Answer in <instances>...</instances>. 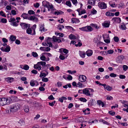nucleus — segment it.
I'll return each instance as SVG.
<instances>
[{
    "instance_id": "obj_1",
    "label": "nucleus",
    "mask_w": 128,
    "mask_h": 128,
    "mask_svg": "<svg viewBox=\"0 0 128 128\" xmlns=\"http://www.w3.org/2000/svg\"><path fill=\"white\" fill-rule=\"evenodd\" d=\"M12 102V99L10 97L0 98V106H4L9 104Z\"/></svg>"
},
{
    "instance_id": "obj_2",
    "label": "nucleus",
    "mask_w": 128,
    "mask_h": 128,
    "mask_svg": "<svg viewBox=\"0 0 128 128\" xmlns=\"http://www.w3.org/2000/svg\"><path fill=\"white\" fill-rule=\"evenodd\" d=\"M20 20V17H17L16 19L14 18H11L9 20V22H11L10 24L14 26H17L18 25V24H17L19 22V20Z\"/></svg>"
},
{
    "instance_id": "obj_3",
    "label": "nucleus",
    "mask_w": 128,
    "mask_h": 128,
    "mask_svg": "<svg viewBox=\"0 0 128 128\" xmlns=\"http://www.w3.org/2000/svg\"><path fill=\"white\" fill-rule=\"evenodd\" d=\"M20 105L18 104L12 105L10 107V112H14L17 111L20 108Z\"/></svg>"
},
{
    "instance_id": "obj_4",
    "label": "nucleus",
    "mask_w": 128,
    "mask_h": 128,
    "mask_svg": "<svg viewBox=\"0 0 128 128\" xmlns=\"http://www.w3.org/2000/svg\"><path fill=\"white\" fill-rule=\"evenodd\" d=\"M94 90L92 88H86L83 89V94L86 96H90V92L93 93Z\"/></svg>"
},
{
    "instance_id": "obj_5",
    "label": "nucleus",
    "mask_w": 128,
    "mask_h": 128,
    "mask_svg": "<svg viewBox=\"0 0 128 128\" xmlns=\"http://www.w3.org/2000/svg\"><path fill=\"white\" fill-rule=\"evenodd\" d=\"M98 6L101 9H105L107 8L106 4L103 2H99L98 3Z\"/></svg>"
},
{
    "instance_id": "obj_6",
    "label": "nucleus",
    "mask_w": 128,
    "mask_h": 128,
    "mask_svg": "<svg viewBox=\"0 0 128 128\" xmlns=\"http://www.w3.org/2000/svg\"><path fill=\"white\" fill-rule=\"evenodd\" d=\"M78 80L81 82H84L86 81V77L84 75H80L78 77Z\"/></svg>"
},
{
    "instance_id": "obj_7",
    "label": "nucleus",
    "mask_w": 128,
    "mask_h": 128,
    "mask_svg": "<svg viewBox=\"0 0 128 128\" xmlns=\"http://www.w3.org/2000/svg\"><path fill=\"white\" fill-rule=\"evenodd\" d=\"M0 49L3 52H8L10 51V48L9 46H6L2 47Z\"/></svg>"
},
{
    "instance_id": "obj_8",
    "label": "nucleus",
    "mask_w": 128,
    "mask_h": 128,
    "mask_svg": "<svg viewBox=\"0 0 128 128\" xmlns=\"http://www.w3.org/2000/svg\"><path fill=\"white\" fill-rule=\"evenodd\" d=\"M112 20L113 23H120L121 22V20L120 18L119 17H114L112 18Z\"/></svg>"
},
{
    "instance_id": "obj_9",
    "label": "nucleus",
    "mask_w": 128,
    "mask_h": 128,
    "mask_svg": "<svg viewBox=\"0 0 128 128\" xmlns=\"http://www.w3.org/2000/svg\"><path fill=\"white\" fill-rule=\"evenodd\" d=\"M33 32H32V29L30 28H28L26 30V32L29 34L33 35L36 34V32L35 29H33Z\"/></svg>"
},
{
    "instance_id": "obj_10",
    "label": "nucleus",
    "mask_w": 128,
    "mask_h": 128,
    "mask_svg": "<svg viewBox=\"0 0 128 128\" xmlns=\"http://www.w3.org/2000/svg\"><path fill=\"white\" fill-rule=\"evenodd\" d=\"M30 85L32 86H34L35 85L36 86H38V82L36 80H32L30 82Z\"/></svg>"
},
{
    "instance_id": "obj_11",
    "label": "nucleus",
    "mask_w": 128,
    "mask_h": 128,
    "mask_svg": "<svg viewBox=\"0 0 128 128\" xmlns=\"http://www.w3.org/2000/svg\"><path fill=\"white\" fill-rule=\"evenodd\" d=\"M34 69L37 70L38 71L42 70V67L40 64H38V62L37 64L34 65Z\"/></svg>"
},
{
    "instance_id": "obj_12",
    "label": "nucleus",
    "mask_w": 128,
    "mask_h": 128,
    "mask_svg": "<svg viewBox=\"0 0 128 128\" xmlns=\"http://www.w3.org/2000/svg\"><path fill=\"white\" fill-rule=\"evenodd\" d=\"M40 31L42 32V31L44 32L47 30V29H46L44 28V24H41L40 26Z\"/></svg>"
},
{
    "instance_id": "obj_13",
    "label": "nucleus",
    "mask_w": 128,
    "mask_h": 128,
    "mask_svg": "<svg viewBox=\"0 0 128 128\" xmlns=\"http://www.w3.org/2000/svg\"><path fill=\"white\" fill-rule=\"evenodd\" d=\"M86 54L88 56H90L93 54V51L92 50H88L86 52Z\"/></svg>"
},
{
    "instance_id": "obj_14",
    "label": "nucleus",
    "mask_w": 128,
    "mask_h": 128,
    "mask_svg": "<svg viewBox=\"0 0 128 128\" xmlns=\"http://www.w3.org/2000/svg\"><path fill=\"white\" fill-rule=\"evenodd\" d=\"M124 58V57L123 56H119L116 59V61L118 62L119 63L122 61Z\"/></svg>"
},
{
    "instance_id": "obj_15",
    "label": "nucleus",
    "mask_w": 128,
    "mask_h": 128,
    "mask_svg": "<svg viewBox=\"0 0 128 128\" xmlns=\"http://www.w3.org/2000/svg\"><path fill=\"white\" fill-rule=\"evenodd\" d=\"M20 25L22 28L24 29L28 27V24L24 23L22 22Z\"/></svg>"
},
{
    "instance_id": "obj_16",
    "label": "nucleus",
    "mask_w": 128,
    "mask_h": 128,
    "mask_svg": "<svg viewBox=\"0 0 128 128\" xmlns=\"http://www.w3.org/2000/svg\"><path fill=\"white\" fill-rule=\"evenodd\" d=\"M48 8V11L50 10L52 11V10H54V9L53 5L51 4L50 3L48 6V7H46Z\"/></svg>"
},
{
    "instance_id": "obj_17",
    "label": "nucleus",
    "mask_w": 128,
    "mask_h": 128,
    "mask_svg": "<svg viewBox=\"0 0 128 128\" xmlns=\"http://www.w3.org/2000/svg\"><path fill=\"white\" fill-rule=\"evenodd\" d=\"M119 28L120 29L122 30H125L126 28L125 25L123 23L121 24L120 25Z\"/></svg>"
},
{
    "instance_id": "obj_18",
    "label": "nucleus",
    "mask_w": 128,
    "mask_h": 128,
    "mask_svg": "<svg viewBox=\"0 0 128 128\" xmlns=\"http://www.w3.org/2000/svg\"><path fill=\"white\" fill-rule=\"evenodd\" d=\"M71 22L72 23H78L80 22V21L79 19L75 18H72L71 19Z\"/></svg>"
},
{
    "instance_id": "obj_19",
    "label": "nucleus",
    "mask_w": 128,
    "mask_h": 128,
    "mask_svg": "<svg viewBox=\"0 0 128 128\" xmlns=\"http://www.w3.org/2000/svg\"><path fill=\"white\" fill-rule=\"evenodd\" d=\"M90 109L88 108H87L83 110V112L84 113L85 115L88 114H90L89 112Z\"/></svg>"
},
{
    "instance_id": "obj_20",
    "label": "nucleus",
    "mask_w": 128,
    "mask_h": 128,
    "mask_svg": "<svg viewBox=\"0 0 128 128\" xmlns=\"http://www.w3.org/2000/svg\"><path fill=\"white\" fill-rule=\"evenodd\" d=\"M79 54L81 57L82 58H85L86 56V53L84 52L79 51Z\"/></svg>"
},
{
    "instance_id": "obj_21",
    "label": "nucleus",
    "mask_w": 128,
    "mask_h": 128,
    "mask_svg": "<svg viewBox=\"0 0 128 128\" xmlns=\"http://www.w3.org/2000/svg\"><path fill=\"white\" fill-rule=\"evenodd\" d=\"M6 79L7 82L8 83H11L12 82H13L14 80V78L12 77H8L5 78Z\"/></svg>"
},
{
    "instance_id": "obj_22",
    "label": "nucleus",
    "mask_w": 128,
    "mask_h": 128,
    "mask_svg": "<svg viewBox=\"0 0 128 128\" xmlns=\"http://www.w3.org/2000/svg\"><path fill=\"white\" fill-rule=\"evenodd\" d=\"M106 15L108 16H114V14L113 13L111 12H106L105 14Z\"/></svg>"
},
{
    "instance_id": "obj_23",
    "label": "nucleus",
    "mask_w": 128,
    "mask_h": 128,
    "mask_svg": "<svg viewBox=\"0 0 128 128\" xmlns=\"http://www.w3.org/2000/svg\"><path fill=\"white\" fill-rule=\"evenodd\" d=\"M88 3L89 4L94 6L95 4V0H88Z\"/></svg>"
},
{
    "instance_id": "obj_24",
    "label": "nucleus",
    "mask_w": 128,
    "mask_h": 128,
    "mask_svg": "<svg viewBox=\"0 0 128 128\" xmlns=\"http://www.w3.org/2000/svg\"><path fill=\"white\" fill-rule=\"evenodd\" d=\"M28 14L25 13L22 14L21 15V16L24 19H26L28 18Z\"/></svg>"
},
{
    "instance_id": "obj_25",
    "label": "nucleus",
    "mask_w": 128,
    "mask_h": 128,
    "mask_svg": "<svg viewBox=\"0 0 128 128\" xmlns=\"http://www.w3.org/2000/svg\"><path fill=\"white\" fill-rule=\"evenodd\" d=\"M42 3L44 6L46 7L50 3L48 2L44 1H43Z\"/></svg>"
},
{
    "instance_id": "obj_26",
    "label": "nucleus",
    "mask_w": 128,
    "mask_h": 128,
    "mask_svg": "<svg viewBox=\"0 0 128 128\" xmlns=\"http://www.w3.org/2000/svg\"><path fill=\"white\" fill-rule=\"evenodd\" d=\"M95 100L93 99H91L89 102L88 105L90 106H92L94 104Z\"/></svg>"
},
{
    "instance_id": "obj_27",
    "label": "nucleus",
    "mask_w": 128,
    "mask_h": 128,
    "mask_svg": "<svg viewBox=\"0 0 128 128\" xmlns=\"http://www.w3.org/2000/svg\"><path fill=\"white\" fill-rule=\"evenodd\" d=\"M55 37L54 36L53 37V41L54 42H57L59 43L60 42H61V40H60L56 38H55Z\"/></svg>"
},
{
    "instance_id": "obj_28",
    "label": "nucleus",
    "mask_w": 128,
    "mask_h": 128,
    "mask_svg": "<svg viewBox=\"0 0 128 128\" xmlns=\"http://www.w3.org/2000/svg\"><path fill=\"white\" fill-rule=\"evenodd\" d=\"M97 104L99 105H101L102 107H104V103L100 100H98L97 101Z\"/></svg>"
},
{
    "instance_id": "obj_29",
    "label": "nucleus",
    "mask_w": 128,
    "mask_h": 128,
    "mask_svg": "<svg viewBox=\"0 0 128 128\" xmlns=\"http://www.w3.org/2000/svg\"><path fill=\"white\" fill-rule=\"evenodd\" d=\"M86 32H91L93 29L90 26H86Z\"/></svg>"
},
{
    "instance_id": "obj_30",
    "label": "nucleus",
    "mask_w": 128,
    "mask_h": 128,
    "mask_svg": "<svg viewBox=\"0 0 128 128\" xmlns=\"http://www.w3.org/2000/svg\"><path fill=\"white\" fill-rule=\"evenodd\" d=\"M124 4L122 2H121L118 4V7L119 8H122V7L124 6Z\"/></svg>"
},
{
    "instance_id": "obj_31",
    "label": "nucleus",
    "mask_w": 128,
    "mask_h": 128,
    "mask_svg": "<svg viewBox=\"0 0 128 128\" xmlns=\"http://www.w3.org/2000/svg\"><path fill=\"white\" fill-rule=\"evenodd\" d=\"M48 74V72H47V74H46L45 73H42V72H41L40 76V78H42L43 76L46 77Z\"/></svg>"
},
{
    "instance_id": "obj_32",
    "label": "nucleus",
    "mask_w": 128,
    "mask_h": 128,
    "mask_svg": "<svg viewBox=\"0 0 128 128\" xmlns=\"http://www.w3.org/2000/svg\"><path fill=\"white\" fill-rule=\"evenodd\" d=\"M69 38L71 40H74L76 38V37L72 34H70L69 36Z\"/></svg>"
},
{
    "instance_id": "obj_33",
    "label": "nucleus",
    "mask_w": 128,
    "mask_h": 128,
    "mask_svg": "<svg viewBox=\"0 0 128 128\" xmlns=\"http://www.w3.org/2000/svg\"><path fill=\"white\" fill-rule=\"evenodd\" d=\"M16 37L14 36H11L10 37V39L12 41H14L16 40Z\"/></svg>"
},
{
    "instance_id": "obj_34",
    "label": "nucleus",
    "mask_w": 128,
    "mask_h": 128,
    "mask_svg": "<svg viewBox=\"0 0 128 128\" xmlns=\"http://www.w3.org/2000/svg\"><path fill=\"white\" fill-rule=\"evenodd\" d=\"M90 26L93 27H94L97 29L99 28V27H98L96 24H90Z\"/></svg>"
},
{
    "instance_id": "obj_35",
    "label": "nucleus",
    "mask_w": 128,
    "mask_h": 128,
    "mask_svg": "<svg viewBox=\"0 0 128 128\" xmlns=\"http://www.w3.org/2000/svg\"><path fill=\"white\" fill-rule=\"evenodd\" d=\"M84 120V118L83 117H80L78 118L77 119L78 122H82Z\"/></svg>"
},
{
    "instance_id": "obj_36",
    "label": "nucleus",
    "mask_w": 128,
    "mask_h": 128,
    "mask_svg": "<svg viewBox=\"0 0 128 128\" xmlns=\"http://www.w3.org/2000/svg\"><path fill=\"white\" fill-rule=\"evenodd\" d=\"M24 110L26 113H28L29 111L28 107V106H26L24 108Z\"/></svg>"
},
{
    "instance_id": "obj_37",
    "label": "nucleus",
    "mask_w": 128,
    "mask_h": 128,
    "mask_svg": "<svg viewBox=\"0 0 128 128\" xmlns=\"http://www.w3.org/2000/svg\"><path fill=\"white\" fill-rule=\"evenodd\" d=\"M40 59L42 60L45 61L46 59V58L44 56V55L42 54L40 57Z\"/></svg>"
},
{
    "instance_id": "obj_38",
    "label": "nucleus",
    "mask_w": 128,
    "mask_h": 128,
    "mask_svg": "<svg viewBox=\"0 0 128 128\" xmlns=\"http://www.w3.org/2000/svg\"><path fill=\"white\" fill-rule=\"evenodd\" d=\"M48 79L47 78L44 77L42 78V80L43 82H48Z\"/></svg>"
},
{
    "instance_id": "obj_39",
    "label": "nucleus",
    "mask_w": 128,
    "mask_h": 128,
    "mask_svg": "<svg viewBox=\"0 0 128 128\" xmlns=\"http://www.w3.org/2000/svg\"><path fill=\"white\" fill-rule=\"evenodd\" d=\"M29 67L28 65L26 64H25L23 68H22L24 70H27L29 69Z\"/></svg>"
},
{
    "instance_id": "obj_40",
    "label": "nucleus",
    "mask_w": 128,
    "mask_h": 128,
    "mask_svg": "<svg viewBox=\"0 0 128 128\" xmlns=\"http://www.w3.org/2000/svg\"><path fill=\"white\" fill-rule=\"evenodd\" d=\"M38 64H40V65H41L42 66H44L45 65L46 63L45 62L41 61L38 62Z\"/></svg>"
},
{
    "instance_id": "obj_41",
    "label": "nucleus",
    "mask_w": 128,
    "mask_h": 128,
    "mask_svg": "<svg viewBox=\"0 0 128 128\" xmlns=\"http://www.w3.org/2000/svg\"><path fill=\"white\" fill-rule=\"evenodd\" d=\"M108 91H110L112 90V88L110 86H106V88H105Z\"/></svg>"
},
{
    "instance_id": "obj_42",
    "label": "nucleus",
    "mask_w": 128,
    "mask_h": 128,
    "mask_svg": "<svg viewBox=\"0 0 128 128\" xmlns=\"http://www.w3.org/2000/svg\"><path fill=\"white\" fill-rule=\"evenodd\" d=\"M79 100L83 102H86L87 101L86 100L85 98H79Z\"/></svg>"
},
{
    "instance_id": "obj_43",
    "label": "nucleus",
    "mask_w": 128,
    "mask_h": 128,
    "mask_svg": "<svg viewBox=\"0 0 128 128\" xmlns=\"http://www.w3.org/2000/svg\"><path fill=\"white\" fill-rule=\"evenodd\" d=\"M79 29L82 31L86 32V26L79 28Z\"/></svg>"
},
{
    "instance_id": "obj_44",
    "label": "nucleus",
    "mask_w": 128,
    "mask_h": 128,
    "mask_svg": "<svg viewBox=\"0 0 128 128\" xmlns=\"http://www.w3.org/2000/svg\"><path fill=\"white\" fill-rule=\"evenodd\" d=\"M117 4L115 3H112L110 4V6L113 8H116L117 7Z\"/></svg>"
},
{
    "instance_id": "obj_45",
    "label": "nucleus",
    "mask_w": 128,
    "mask_h": 128,
    "mask_svg": "<svg viewBox=\"0 0 128 128\" xmlns=\"http://www.w3.org/2000/svg\"><path fill=\"white\" fill-rule=\"evenodd\" d=\"M1 22L2 23H6L7 22V20L6 18H2L1 20Z\"/></svg>"
},
{
    "instance_id": "obj_46",
    "label": "nucleus",
    "mask_w": 128,
    "mask_h": 128,
    "mask_svg": "<svg viewBox=\"0 0 128 128\" xmlns=\"http://www.w3.org/2000/svg\"><path fill=\"white\" fill-rule=\"evenodd\" d=\"M50 50V49L49 47H44V52H48Z\"/></svg>"
},
{
    "instance_id": "obj_47",
    "label": "nucleus",
    "mask_w": 128,
    "mask_h": 128,
    "mask_svg": "<svg viewBox=\"0 0 128 128\" xmlns=\"http://www.w3.org/2000/svg\"><path fill=\"white\" fill-rule=\"evenodd\" d=\"M28 13L30 14H33L35 13V12L32 10H30L28 11Z\"/></svg>"
},
{
    "instance_id": "obj_48",
    "label": "nucleus",
    "mask_w": 128,
    "mask_h": 128,
    "mask_svg": "<svg viewBox=\"0 0 128 128\" xmlns=\"http://www.w3.org/2000/svg\"><path fill=\"white\" fill-rule=\"evenodd\" d=\"M123 68L124 70L126 71L128 68V66L126 65H124L123 66Z\"/></svg>"
},
{
    "instance_id": "obj_49",
    "label": "nucleus",
    "mask_w": 128,
    "mask_h": 128,
    "mask_svg": "<svg viewBox=\"0 0 128 128\" xmlns=\"http://www.w3.org/2000/svg\"><path fill=\"white\" fill-rule=\"evenodd\" d=\"M110 76L112 77H115L117 75L116 74H114V73H111L110 74Z\"/></svg>"
},
{
    "instance_id": "obj_50",
    "label": "nucleus",
    "mask_w": 128,
    "mask_h": 128,
    "mask_svg": "<svg viewBox=\"0 0 128 128\" xmlns=\"http://www.w3.org/2000/svg\"><path fill=\"white\" fill-rule=\"evenodd\" d=\"M114 40L116 42H118L119 39L118 37L117 36H115L114 38Z\"/></svg>"
},
{
    "instance_id": "obj_51",
    "label": "nucleus",
    "mask_w": 128,
    "mask_h": 128,
    "mask_svg": "<svg viewBox=\"0 0 128 128\" xmlns=\"http://www.w3.org/2000/svg\"><path fill=\"white\" fill-rule=\"evenodd\" d=\"M66 4L68 6L70 7L71 6V3L70 1H66Z\"/></svg>"
},
{
    "instance_id": "obj_52",
    "label": "nucleus",
    "mask_w": 128,
    "mask_h": 128,
    "mask_svg": "<svg viewBox=\"0 0 128 128\" xmlns=\"http://www.w3.org/2000/svg\"><path fill=\"white\" fill-rule=\"evenodd\" d=\"M32 55L34 57H37L38 56V54L36 52H32Z\"/></svg>"
},
{
    "instance_id": "obj_53",
    "label": "nucleus",
    "mask_w": 128,
    "mask_h": 128,
    "mask_svg": "<svg viewBox=\"0 0 128 128\" xmlns=\"http://www.w3.org/2000/svg\"><path fill=\"white\" fill-rule=\"evenodd\" d=\"M35 18V17L34 16H31L29 18H28V19L30 20H34Z\"/></svg>"
},
{
    "instance_id": "obj_54",
    "label": "nucleus",
    "mask_w": 128,
    "mask_h": 128,
    "mask_svg": "<svg viewBox=\"0 0 128 128\" xmlns=\"http://www.w3.org/2000/svg\"><path fill=\"white\" fill-rule=\"evenodd\" d=\"M101 122L102 121L103 122V123L104 124H105L107 125H109L110 124H109V123H108L107 122H106L104 120H101Z\"/></svg>"
},
{
    "instance_id": "obj_55",
    "label": "nucleus",
    "mask_w": 128,
    "mask_h": 128,
    "mask_svg": "<svg viewBox=\"0 0 128 128\" xmlns=\"http://www.w3.org/2000/svg\"><path fill=\"white\" fill-rule=\"evenodd\" d=\"M62 49L63 50V52L66 54H67L68 52V50L65 48H62Z\"/></svg>"
},
{
    "instance_id": "obj_56",
    "label": "nucleus",
    "mask_w": 128,
    "mask_h": 128,
    "mask_svg": "<svg viewBox=\"0 0 128 128\" xmlns=\"http://www.w3.org/2000/svg\"><path fill=\"white\" fill-rule=\"evenodd\" d=\"M40 6V4L38 2H36V4H34V6L36 8H37L38 7Z\"/></svg>"
},
{
    "instance_id": "obj_57",
    "label": "nucleus",
    "mask_w": 128,
    "mask_h": 128,
    "mask_svg": "<svg viewBox=\"0 0 128 128\" xmlns=\"http://www.w3.org/2000/svg\"><path fill=\"white\" fill-rule=\"evenodd\" d=\"M94 42L95 43H98L99 42V41L98 40L97 38H95L94 40Z\"/></svg>"
},
{
    "instance_id": "obj_58",
    "label": "nucleus",
    "mask_w": 128,
    "mask_h": 128,
    "mask_svg": "<svg viewBox=\"0 0 128 128\" xmlns=\"http://www.w3.org/2000/svg\"><path fill=\"white\" fill-rule=\"evenodd\" d=\"M109 54H112L114 52V51L113 50H108L107 52Z\"/></svg>"
},
{
    "instance_id": "obj_59",
    "label": "nucleus",
    "mask_w": 128,
    "mask_h": 128,
    "mask_svg": "<svg viewBox=\"0 0 128 128\" xmlns=\"http://www.w3.org/2000/svg\"><path fill=\"white\" fill-rule=\"evenodd\" d=\"M64 28V26L63 25H60V26H59L58 27V29L60 30H62V28Z\"/></svg>"
},
{
    "instance_id": "obj_60",
    "label": "nucleus",
    "mask_w": 128,
    "mask_h": 128,
    "mask_svg": "<svg viewBox=\"0 0 128 128\" xmlns=\"http://www.w3.org/2000/svg\"><path fill=\"white\" fill-rule=\"evenodd\" d=\"M86 12L85 10H84L81 12H79L78 14L79 15H81L82 14H84Z\"/></svg>"
},
{
    "instance_id": "obj_61",
    "label": "nucleus",
    "mask_w": 128,
    "mask_h": 128,
    "mask_svg": "<svg viewBox=\"0 0 128 128\" xmlns=\"http://www.w3.org/2000/svg\"><path fill=\"white\" fill-rule=\"evenodd\" d=\"M92 14H96V10L94 9H92Z\"/></svg>"
},
{
    "instance_id": "obj_62",
    "label": "nucleus",
    "mask_w": 128,
    "mask_h": 128,
    "mask_svg": "<svg viewBox=\"0 0 128 128\" xmlns=\"http://www.w3.org/2000/svg\"><path fill=\"white\" fill-rule=\"evenodd\" d=\"M31 72L32 74H36L38 73V71L34 70L31 71Z\"/></svg>"
},
{
    "instance_id": "obj_63",
    "label": "nucleus",
    "mask_w": 128,
    "mask_h": 128,
    "mask_svg": "<svg viewBox=\"0 0 128 128\" xmlns=\"http://www.w3.org/2000/svg\"><path fill=\"white\" fill-rule=\"evenodd\" d=\"M119 78L120 79H124L125 78L126 76L124 75L120 74L119 76Z\"/></svg>"
},
{
    "instance_id": "obj_64",
    "label": "nucleus",
    "mask_w": 128,
    "mask_h": 128,
    "mask_svg": "<svg viewBox=\"0 0 128 128\" xmlns=\"http://www.w3.org/2000/svg\"><path fill=\"white\" fill-rule=\"evenodd\" d=\"M67 78L68 80H71L72 78V77L70 75H69Z\"/></svg>"
}]
</instances>
